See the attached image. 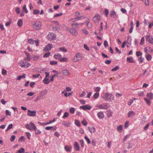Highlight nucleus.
Returning a JSON list of instances; mask_svg holds the SVG:
<instances>
[{
	"label": "nucleus",
	"instance_id": "1",
	"mask_svg": "<svg viewBox=\"0 0 153 153\" xmlns=\"http://www.w3.org/2000/svg\"><path fill=\"white\" fill-rule=\"evenodd\" d=\"M25 126L27 129L30 131L34 130L35 131V134L36 135L40 134L42 132L39 130L37 129L35 124L31 122H30L29 124H26Z\"/></svg>",
	"mask_w": 153,
	"mask_h": 153
},
{
	"label": "nucleus",
	"instance_id": "2",
	"mask_svg": "<svg viewBox=\"0 0 153 153\" xmlns=\"http://www.w3.org/2000/svg\"><path fill=\"white\" fill-rule=\"evenodd\" d=\"M101 97L102 99L106 101H108L111 102L114 100V97L111 94L108 93H105L101 95Z\"/></svg>",
	"mask_w": 153,
	"mask_h": 153
},
{
	"label": "nucleus",
	"instance_id": "3",
	"mask_svg": "<svg viewBox=\"0 0 153 153\" xmlns=\"http://www.w3.org/2000/svg\"><path fill=\"white\" fill-rule=\"evenodd\" d=\"M33 28L36 30H39L41 27L42 24L41 22L36 21L32 23Z\"/></svg>",
	"mask_w": 153,
	"mask_h": 153
},
{
	"label": "nucleus",
	"instance_id": "4",
	"mask_svg": "<svg viewBox=\"0 0 153 153\" xmlns=\"http://www.w3.org/2000/svg\"><path fill=\"white\" fill-rule=\"evenodd\" d=\"M20 66L24 68H27L30 66V63L25 61H21L19 62Z\"/></svg>",
	"mask_w": 153,
	"mask_h": 153
},
{
	"label": "nucleus",
	"instance_id": "5",
	"mask_svg": "<svg viewBox=\"0 0 153 153\" xmlns=\"http://www.w3.org/2000/svg\"><path fill=\"white\" fill-rule=\"evenodd\" d=\"M97 107L100 109L106 110L109 108L110 105L108 103H103L99 105H97Z\"/></svg>",
	"mask_w": 153,
	"mask_h": 153
},
{
	"label": "nucleus",
	"instance_id": "6",
	"mask_svg": "<svg viewBox=\"0 0 153 153\" xmlns=\"http://www.w3.org/2000/svg\"><path fill=\"white\" fill-rule=\"evenodd\" d=\"M82 55L80 53H77L73 59V61L74 62H76L81 60L82 59Z\"/></svg>",
	"mask_w": 153,
	"mask_h": 153
},
{
	"label": "nucleus",
	"instance_id": "7",
	"mask_svg": "<svg viewBox=\"0 0 153 153\" xmlns=\"http://www.w3.org/2000/svg\"><path fill=\"white\" fill-rule=\"evenodd\" d=\"M101 18L99 14L96 15L94 16L93 18V20L94 23L97 24L100 21Z\"/></svg>",
	"mask_w": 153,
	"mask_h": 153
},
{
	"label": "nucleus",
	"instance_id": "8",
	"mask_svg": "<svg viewBox=\"0 0 153 153\" xmlns=\"http://www.w3.org/2000/svg\"><path fill=\"white\" fill-rule=\"evenodd\" d=\"M55 35L53 33H49L48 36V39L51 41L55 39H56Z\"/></svg>",
	"mask_w": 153,
	"mask_h": 153
},
{
	"label": "nucleus",
	"instance_id": "9",
	"mask_svg": "<svg viewBox=\"0 0 153 153\" xmlns=\"http://www.w3.org/2000/svg\"><path fill=\"white\" fill-rule=\"evenodd\" d=\"M67 29L68 31H69L72 35L74 36H76L78 34L77 31L75 29L70 28L68 27L67 28Z\"/></svg>",
	"mask_w": 153,
	"mask_h": 153
},
{
	"label": "nucleus",
	"instance_id": "10",
	"mask_svg": "<svg viewBox=\"0 0 153 153\" xmlns=\"http://www.w3.org/2000/svg\"><path fill=\"white\" fill-rule=\"evenodd\" d=\"M146 39L149 42L153 45V38L152 36H150L149 35H146Z\"/></svg>",
	"mask_w": 153,
	"mask_h": 153
},
{
	"label": "nucleus",
	"instance_id": "11",
	"mask_svg": "<svg viewBox=\"0 0 153 153\" xmlns=\"http://www.w3.org/2000/svg\"><path fill=\"white\" fill-rule=\"evenodd\" d=\"M92 108V107L88 105H86L80 106V108L84 110H90Z\"/></svg>",
	"mask_w": 153,
	"mask_h": 153
},
{
	"label": "nucleus",
	"instance_id": "12",
	"mask_svg": "<svg viewBox=\"0 0 153 153\" xmlns=\"http://www.w3.org/2000/svg\"><path fill=\"white\" fill-rule=\"evenodd\" d=\"M28 113H27L28 116H34L36 115V111H31L29 110H27Z\"/></svg>",
	"mask_w": 153,
	"mask_h": 153
},
{
	"label": "nucleus",
	"instance_id": "13",
	"mask_svg": "<svg viewBox=\"0 0 153 153\" xmlns=\"http://www.w3.org/2000/svg\"><path fill=\"white\" fill-rule=\"evenodd\" d=\"M52 48V45L49 44L47 45L44 48V51H50Z\"/></svg>",
	"mask_w": 153,
	"mask_h": 153
},
{
	"label": "nucleus",
	"instance_id": "14",
	"mask_svg": "<svg viewBox=\"0 0 153 153\" xmlns=\"http://www.w3.org/2000/svg\"><path fill=\"white\" fill-rule=\"evenodd\" d=\"M74 149L76 151H79L80 150V147L77 142H75L74 143Z\"/></svg>",
	"mask_w": 153,
	"mask_h": 153
},
{
	"label": "nucleus",
	"instance_id": "15",
	"mask_svg": "<svg viewBox=\"0 0 153 153\" xmlns=\"http://www.w3.org/2000/svg\"><path fill=\"white\" fill-rule=\"evenodd\" d=\"M98 117L100 119H103L104 117V114L102 112L100 111L97 114Z\"/></svg>",
	"mask_w": 153,
	"mask_h": 153
},
{
	"label": "nucleus",
	"instance_id": "16",
	"mask_svg": "<svg viewBox=\"0 0 153 153\" xmlns=\"http://www.w3.org/2000/svg\"><path fill=\"white\" fill-rule=\"evenodd\" d=\"M62 57V55L59 53L55 54L53 56L54 59H58L59 61L61 59Z\"/></svg>",
	"mask_w": 153,
	"mask_h": 153
},
{
	"label": "nucleus",
	"instance_id": "17",
	"mask_svg": "<svg viewBox=\"0 0 153 153\" xmlns=\"http://www.w3.org/2000/svg\"><path fill=\"white\" fill-rule=\"evenodd\" d=\"M126 61L129 63H134L135 62L134 61L133 59V57L131 56L128 57L127 58Z\"/></svg>",
	"mask_w": 153,
	"mask_h": 153
},
{
	"label": "nucleus",
	"instance_id": "18",
	"mask_svg": "<svg viewBox=\"0 0 153 153\" xmlns=\"http://www.w3.org/2000/svg\"><path fill=\"white\" fill-rule=\"evenodd\" d=\"M72 148V146H65V149L67 152H70Z\"/></svg>",
	"mask_w": 153,
	"mask_h": 153
},
{
	"label": "nucleus",
	"instance_id": "19",
	"mask_svg": "<svg viewBox=\"0 0 153 153\" xmlns=\"http://www.w3.org/2000/svg\"><path fill=\"white\" fill-rule=\"evenodd\" d=\"M62 73L64 75L67 76L69 74V72L67 69H64L62 71Z\"/></svg>",
	"mask_w": 153,
	"mask_h": 153
},
{
	"label": "nucleus",
	"instance_id": "20",
	"mask_svg": "<svg viewBox=\"0 0 153 153\" xmlns=\"http://www.w3.org/2000/svg\"><path fill=\"white\" fill-rule=\"evenodd\" d=\"M135 114V112L133 111H129L128 114V117H132Z\"/></svg>",
	"mask_w": 153,
	"mask_h": 153
},
{
	"label": "nucleus",
	"instance_id": "21",
	"mask_svg": "<svg viewBox=\"0 0 153 153\" xmlns=\"http://www.w3.org/2000/svg\"><path fill=\"white\" fill-rule=\"evenodd\" d=\"M88 129L91 133H94L96 131L95 128L94 126L88 127Z\"/></svg>",
	"mask_w": 153,
	"mask_h": 153
},
{
	"label": "nucleus",
	"instance_id": "22",
	"mask_svg": "<svg viewBox=\"0 0 153 153\" xmlns=\"http://www.w3.org/2000/svg\"><path fill=\"white\" fill-rule=\"evenodd\" d=\"M62 124L64 126L66 127H69L70 126V124L68 122L66 121H63L62 122Z\"/></svg>",
	"mask_w": 153,
	"mask_h": 153
},
{
	"label": "nucleus",
	"instance_id": "23",
	"mask_svg": "<svg viewBox=\"0 0 153 153\" xmlns=\"http://www.w3.org/2000/svg\"><path fill=\"white\" fill-rule=\"evenodd\" d=\"M85 18V17L84 16H76L75 18L74 19H72L71 20H73V19H76V20H78L81 19H84Z\"/></svg>",
	"mask_w": 153,
	"mask_h": 153
},
{
	"label": "nucleus",
	"instance_id": "24",
	"mask_svg": "<svg viewBox=\"0 0 153 153\" xmlns=\"http://www.w3.org/2000/svg\"><path fill=\"white\" fill-rule=\"evenodd\" d=\"M50 81L49 80L48 78L45 77L43 81V82L44 83L46 84H48L50 82Z\"/></svg>",
	"mask_w": 153,
	"mask_h": 153
},
{
	"label": "nucleus",
	"instance_id": "25",
	"mask_svg": "<svg viewBox=\"0 0 153 153\" xmlns=\"http://www.w3.org/2000/svg\"><path fill=\"white\" fill-rule=\"evenodd\" d=\"M53 128V126H47L45 128V129L46 130H49L52 129L53 131H55L56 130V128Z\"/></svg>",
	"mask_w": 153,
	"mask_h": 153
},
{
	"label": "nucleus",
	"instance_id": "26",
	"mask_svg": "<svg viewBox=\"0 0 153 153\" xmlns=\"http://www.w3.org/2000/svg\"><path fill=\"white\" fill-rule=\"evenodd\" d=\"M123 129V126L120 125L117 127V130L118 131L121 132Z\"/></svg>",
	"mask_w": 153,
	"mask_h": 153
},
{
	"label": "nucleus",
	"instance_id": "27",
	"mask_svg": "<svg viewBox=\"0 0 153 153\" xmlns=\"http://www.w3.org/2000/svg\"><path fill=\"white\" fill-rule=\"evenodd\" d=\"M146 59L148 61H150L152 59L151 56L149 54H147L146 55Z\"/></svg>",
	"mask_w": 153,
	"mask_h": 153
},
{
	"label": "nucleus",
	"instance_id": "28",
	"mask_svg": "<svg viewBox=\"0 0 153 153\" xmlns=\"http://www.w3.org/2000/svg\"><path fill=\"white\" fill-rule=\"evenodd\" d=\"M116 14V13L114 11H111V12L110 16L112 18H114Z\"/></svg>",
	"mask_w": 153,
	"mask_h": 153
},
{
	"label": "nucleus",
	"instance_id": "29",
	"mask_svg": "<svg viewBox=\"0 0 153 153\" xmlns=\"http://www.w3.org/2000/svg\"><path fill=\"white\" fill-rule=\"evenodd\" d=\"M25 74H23L22 76H19L17 78V80H20L22 78H25Z\"/></svg>",
	"mask_w": 153,
	"mask_h": 153
},
{
	"label": "nucleus",
	"instance_id": "30",
	"mask_svg": "<svg viewBox=\"0 0 153 153\" xmlns=\"http://www.w3.org/2000/svg\"><path fill=\"white\" fill-rule=\"evenodd\" d=\"M147 96L150 100L153 99V94L152 93H147Z\"/></svg>",
	"mask_w": 153,
	"mask_h": 153
},
{
	"label": "nucleus",
	"instance_id": "31",
	"mask_svg": "<svg viewBox=\"0 0 153 153\" xmlns=\"http://www.w3.org/2000/svg\"><path fill=\"white\" fill-rule=\"evenodd\" d=\"M25 149L24 148H21L20 149L17 151L16 153H24L25 152Z\"/></svg>",
	"mask_w": 153,
	"mask_h": 153
},
{
	"label": "nucleus",
	"instance_id": "32",
	"mask_svg": "<svg viewBox=\"0 0 153 153\" xmlns=\"http://www.w3.org/2000/svg\"><path fill=\"white\" fill-rule=\"evenodd\" d=\"M59 50L63 52H66L67 51V49L64 47L59 48Z\"/></svg>",
	"mask_w": 153,
	"mask_h": 153
},
{
	"label": "nucleus",
	"instance_id": "33",
	"mask_svg": "<svg viewBox=\"0 0 153 153\" xmlns=\"http://www.w3.org/2000/svg\"><path fill=\"white\" fill-rule=\"evenodd\" d=\"M99 96V93H95L93 95V97L94 99H97Z\"/></svg>",
	"mask_w": 153,
	"mask_h": 153
},
{
	"label": "nucleus",
	"instance_id": "34",
	"mask_svg": "<svg viewBox=\"0 0 153 153\" xmlns=\"http://www.w3.org/2000/svg\"><path fill=\"white\" fill-rule=\"evenodd\" d=\"M23 21L22 19L19 20L17 22L18 25L20 27H21L22 25Z\"/></svg>",
	"mask_w": 153,
	"mask_h": 153
},
{
	"label": "nucleus",
	"instance_id": "35",
	"mask_svg": "<svg viewBox=\"0 0 153 153\" xmlns=\"http://www.w3.org/2000/svg\"><path fill=\"white\" fill-rule=\"evenodd\" d=\"M68 61V59L66 57H62L60 61L61 62H67Z\"/></svg>",
	"mask_w": 153,
	"mask_h": 153
},
{
	"label": "nucleus",
	"instance_id": "36",
	"mask_svg": "<svg viewBox=\"0 0 153 153\" xmlns=\"http://www.w3.org/2000/svg\"><path fill=\"white\" fill-rule=\"evenodd\" d=\"M22 11L25 12L26 13H27L28 12V11L26 8V5H25L23 7Z\"/></svg>",
	"mask_w": 153,
	"mask_h": 153
},
{
	"label": "nucleus",
	"instance_id": "37",
	"mask_svg": "<svg viewBox=\"0 0 153 153\" xmlns=\"http://www.w3.org/2000/svg\"><path fill=\"white\" fill-rule=\"evenodd\" d=\"M13 126V125L12 124H10L9 125L7 128L5 130L6 132H7L9 130L12 128Z\"/></svg>",
	"mask_w": 153,
	"mask_h": 153
},
{
	"label": "nucleus",
	"instance_id": "38",
	"mask_svg": "<svg viewBox=\"0 0 153 153\" xmlns=\"http://www.w3.org/2000/svg\"><path fill=\"white\" fill-rule=\"evenodd\" d=\"M101 89V88L99 87H97L94 88V91L95 92H99L100 91Z\"/></svg>",
	"mask_w": 153,
	"mask_h": 153
},
{
	"label": "nucleus",
	"instance_id": "39",
	"mask_svg": "<svg viewBox=\"0 0 153 153\" xmlns=\"http://www.w3.org/2000/svg\"><path fill=\"white\" fill-rule=\"evenodd\" d=\"M56 118H54L53 119V120L49 121V122H48L47 123H45V125H47L52 123H53L56 120Z\"/></svg>",
	"mask_w": 153,
	"mask_h": 153
},
{
	"label": "nucleus",
	"instance_id": "40",
	"mask_svg": "<svg viewBox=\"0 0 153 153\" xmlns=\"http://www.w3.org/2000/svg\"><path fill=\"white\" fill-rule=\"evenodd\" d=\"M39 10H38L34 9L33 10V13L34 14H38L39 13Z\"/></svg>",
	"mask_w": 153,
	"mask_h": 153
},
{
	"label": "nucleus",
	"instance_id": "41",
	"mask_svg": "<svg viewBox=\"0 0 153 153\" xmlns=\"http://www.w3.org/2000/svg\"><path fill=\"white\" fill-rule=\"evenodd\" d=\"M29 43L33 45L34 44V40L32 39H30L28 40Z\"/></svg>",
	"mask_w": 153,
	"mask_h": 153
},
{
	"label": "nucleus",
	"instance_id": "42",
	"mask_svg": "<svg viewBox=\"0 0 153 153\" xmlns=\"http://www.w3.org/2000/svg\"><path fill=\"white\" fill-rule=\"evenodd\" d=\"M69 116V114L68 112H65L64 113L63 117L62 118H65L66 117H68Z\"/></svg>",
	"mask_w": 153,
	"mask_h": 153
},
{
	"label": "nucleus",
	"instance_id": "43",
	"mask_svg": "<svg viewBox=\"0 0 153 153\" xmlns=\"http://www.w3.org/2000/svg\"><path fill=\"white\" fill-rule=\"evenodd\" d=\"M84 138L85 140L87 141L88 144H89L91 143V141L88 137L85 136L84 137Z\"/></svg>",
	"mask_w": 153,
	"mask_h": 153
},
{
	"label": "nucleus",
	"instance_id": "44",
	"mask_svg": "<svg viewBox=\"0 0 153 153\" xmlns=\"http://www.w3.org/2000/svg\"><path fill=\"white\" fill-rule=\"evenodd\" d=\"M58 75L57 74H55L52 75L51 77L50 81H53V78L55 77H58Z\"/></svg>",
	"mask_w": 153,
	"mask_h": 153
},
{
	"label": "nucleus",
	"instance_id": "45",
	"mask_svg": "<svg viewBox=\"0 0 153 153\" xmlns=\"http://www.w3.org/2000/svg\"><path fill=\"white\" fill-rule=\"evenodd\" d=\"M144 100L146 101L147 104L149 105H150L151 104V101H150L146 98H144Z\"/></svg>",
	"mask_w": 153,
	"mask_h": 153
},
{
	"label": "nucleus",
	"instance_id": "46",
	"mask_svg": "<svg viewBox=\"0 0 153 153\" xmlns=\"http://www.w3.org/2000/svg\"><path fill=\"white\" fill-rule=\"evenodd\" d=\"M82 123L84 126H86L87 125V122L85 119H83L81 122Z\"/></svg>",
	"mask_w": 153,
	"mask_h": 153
},
{
	"label": "nucleus",
	"instance_id": "47",
	"mask_svg": "<svg viewBox=\"0 0 153 153\" xmlns=\"http://www.w3.org/2000/svg\"><path fill=\"white\" fill-rule=\"evenodd\" d=\"M119 68V67L118 66H116L115 67L111 69V71H115L117 70Z\"/></svg>",
	"mask_w": 153,
	"mask_h": 153
},
{
	"label": "nucleus",
	"instance_id": "48",
	"mask_svg": "<svg viewBox=\"0 0 153 153\" xmlns=\"http://www.w3.org/2000/svg\"><path fill=\"white\" fill-rule=\"evenodd\" d=\"M144 59L142 56H141L139 58L138 61L139 62V63H142L143 61L144 60Z\"/></svg>",
	"mask_w": 153,
	"mask_h": 153
},
{
	"label": "nucleus",
	"instance_id": "49",
	"mask_svg": "<svg viewBox=\"0 0 153 153\" xmlns=\"http://www.w3.org/2000/svg\"><path fill=\"white\" fill-rule=\"evenodd\" d=\"M145 38L144 37H142L140 42V44L142 45L144 43Z\"/></svg>",
	"mask_w": 153,
	"mask_h": 153
},
{
	"label": "nucleus",
	"instance_id": "50",
	"mask_svg": "<svg viewBox=\"0 0 153 153\" xmlns=\"http://www.w3.org/2000/svg\"><path fill=\"white\" fill-rule=\"evenodd\" d=\"M74 123L77 126H80V123L78 120H75Z\"/></svg>",
	"mask_w": 153,
	"mask_h": 153
},
{
	"label": "nucleus",
	"instance_id": "51",
	"mask_svg": "<svg viewBox=\"0 0 153 153\" xmlns=\"http://www.w3.org/2000/svg\"><path fill=\"white\" fill-rule=\"evenodd\" d=\"M25 53L26 55L27 59H28L30 60L31 59L30 55L28 53L26 52H25Z\"/></svg>",
	"mask_w": 153,
	"mask_h": 153
},
{
	"label": "nucleus",
	"instance_id": "52",
	"mask_svg": "<svg viewBox=\"0 0 153 153\" xmlns=\"http://www.w3.org/2000/svg\"><path fill=\"white\" fill-rule=\"evenodd\" d=\"M79 142L80 143L81 147L82 148H83L84 146V141L83 140H79Z\"/></svg>",
	"mask_w": 153,
	"mask_h": 153
},
{
	"label": "nucleus",
	"instance_id": "53",
	"mask_svg": "<svg viewBox=\"0 0 153 153\" xmlns=\"http://www.w3.org/2000/svg\"><path fill=\"white\" fill-rule=\"evenodd\" d=\"M72 25L74 27H76V28H78L79 27V24L77 23H73L72 24Z\"/></svg>",
	"mask_w": 153,
	"mask_h": 153
},
{
	"label": "nucleus",
	"instance_id": "54",
	"mask_svg": "<svg viewBox=\"0 0 153 153\" xmlns=\"http://www.w3.org/2000/svg\"><path fill=\"white\" fill-rule=\"evenodd\" d=\"M142 53L140 51H137L136 52V55L137 57H139L140 56H141L142 55Z\"/></svg>",
	"mask_w": 153,
	"mask_h": 153
},
{
	"label": "nucleus",
	"instance_id": "55",
	"mask_svg": "<svg viewBox=\"0 0 153 153\" xmlns=\"http://www.w3.org/2000/svg\"><path fill=\"white\" fill-rule=\"evenodd\" d=\"M75 111V109L74 108H71L69 110L70 112L73 114L74 113Z\"/></svg>",
	"mask_w": 153,
	"mask_h": 153
},
{
	"label": "nucleus",
	"instance_id": "56",
	"mask_svg": "<svg viewBox=\"0 0 153 153\" xmlns=\"http://www.w3.org/2000/svg\"><path fill=\"white\" fill-rule=\"evenodd\" d=\"M25 133L27 136V138L30 140V137L31 136V134L29 132H26Z\"/></svg>",
	"mask_w": 153,
	"mask_h": 153
},
{
	"label": "nucleus",
	"instance_id": "57",
	"mask_svg": "<svg viewBox=\"0 0 153 153\" xmlns=\"http://www.w3.org/2000/svg\"><path fill=\"white\" fill-rule=\"evenodd\" d=\"M16 138V136L14 135H12L10 138V140L11 142H13L14 141Z\"/></svg>",
	"mask_w": 153,
	"mask_h": 153
},
{
	"label": "nucleus",
	"instance_id": "58",
	"mask_svg": "<svg viewBox=\"0 0 153 153\" xmlns=\"http://www.w3.org/2000/svg\"><path fill=\"white\" fill-rule=\"evenodd\" d=\"M57 63V62L54 61H51L50 62V64L51 65H56Z\"/></svg>",
	"mask_w": 153,
	"mask_h": 153
},
{
	"label": "nucleus",
	"instance_id": "59",
	"mask_svg": "<svg viewBox=\"0 0 153 153\" xmlns=\"http://www.w3.org/2000/svg\"><path fill=\"white\" fill-rule=\"evenodd\" d=\"M63 15V13H56L53 16V17H56L61 16Z\"/></svg>",
	"mask_w": 153,
	"mask_h": 153
},
{
	"label": "nucleus",
	"instance_id": "60",
	"mask_svg": "<svg viewBox=\"0 0 153 153\" xmlns=\"http://www.w3.org/2000/svg\"><path fill=\"white\" fill-rule=\"evenodd\" d=\"M7 71L6 70L3 69L2 71V74L3 75H5L7 74Z\"/></svg>",
	"mask_w": 153,
	"mask_h": 153
},
{
	"label": "nucleus",
	"instance_id": "61",
	"mask_svg": "<svg viewBox=\"0 0 153 153\" xmlns=\"http://www.w3.org/2000/svg\"><path fill=\"white\" fill-rule=\"evenodd\" d=\"M24 140L25 137L23 136H22L20 138L18 141L19 142H20L22 141H24Z\"/></svg>",
	"mask_w": 153,
	"mask_h": 153
},
{
	"label": "nucleus",
	"instance_id": "62",
	"mask_svg": "<svg viewBox=\"0 0 153 153\" xmlns=\"http://www.w3.org/2000/svg\"><path fill=\"white\" fill-rule=\"evenodd\" d=\"M138 95L140 97H143V91H139L138 93Z\"/></svg>",
	"mask_w": 153,
	"mask_h": 153
},
{
	"label": "nucleus",
	"instance_id": "63",
	"mask_svg": "<svg viewBox=\"0 0 153 153\" xmlns=\"http://www.w3.org/2000/svg\"><path fill=\"white\" fill-rule=\"evenodd\" d=\"M86 92L85 91H83L82 92V93L80 95L79 97H82L85 95Z\"/></svg>",
	"mask_w": 153,
	"mask_h": 153
},
{
	"label": "nucleus",
	"instance_id": "64",
	"mask_svg": "<svg viewBox=\"0 0 153 153\" xmlns=\"http://www.w3.org/2000/svg\"><path fill=\"white\" fill-rule=\"evenodd\" d=\"M133 102L134 100L130 99L129 100V101L128 102V105L129 106L131 105V104L133 103Z\"/></svg>",
	"mask_w": 153,
	"mask_h": 153
}]
</instances>
